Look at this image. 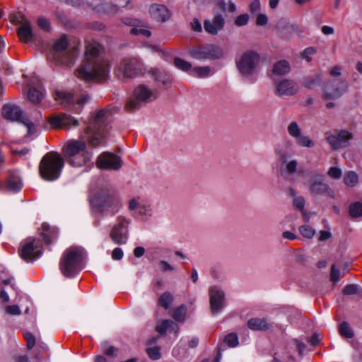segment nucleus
Wrapping results in <instances>:
<instances>
[{
    "label": "nucleus",
    "mask_w": 362,
    "mask_h": 362,
    "mask_svg": "<svg viewBox=\"0 0 362 362\" xmlns=\"http://www.w3.org/2000/svg\"><path fill=\"white\" fill-rule=\"evenodd\" d=\"M108 114L105 110H99L81 133V139L71 140L63 148L64 156L68 164L79 168L88 166L91 163L93 152L88 148L86 142L93 147L103 143L107 134Z\"/></svg>",
    "instance_id": "obj_1"
},
{
    "label": "nucleus",
    "mask_w": 362,
    "mask_h": 362,
    "mask_svg": "<svg viewBox=\"0 0 362 362\" xmlns=\"http://www.w3.org/2000/svg\"><path fill=\"white\" fill-rule=\"evenodd\" d=\"M101 47L97 42L86 45L84 63L77 69L76 76L86 81H103L110 74V64L100 55Z\"/></svg>",
    "instance_id": "obj_2"
},
{
    "label": "nucleus",
    "mask_w": 362,
    "mask_h": 362,
    "mask_svg": "<svg viewBox=\"0 0 362 362\" xmlns=\"http://www.w3.org/2000/svg\"><path fill=\"white\" fill-rule=\"evenodd\" d=\"M85 252L80 247H70L64 250L59 262V269L66 277H73L83 269Z\"/></svg>",
    "instance_id": "obj_3"
},
{
    "label": "nucleus",
    "mask_w": 362,
    "mask_h": 362,
    "mask_svg": "<svg viewBox=\"0 0 362 362\" xmlns=\"http://www.w3.org/2000/svg\"><path fill=\"white\" fill-rule=\"evenodd\" d=\"M64 166V160L61 155L54 151L47 153L39 164V173L47 181L57 180Z\"/></svg>",
    "instance_id": "obj_4"
},
{
    "label": "nucleus",
    "mask_w": 362,
    "mask_h": 362,
    "mask_svg": "<svg viewBox=\"0 0 362 362\" xmlns=\"http://www.w3.org/2000/svg\"><path fill=\"white\" fill-rule=\"evenodd\" d=\"M95 205L103 216H114L122 208L120 197L110 189H102L95 198Z\"/></svg>",
    "instance_id": "obj_5"
},
{
    "label": "nucleus",
    "mask_w": 362,
    "mask_h": 362,
    "mask_svg": "<svg viewBox=\"0 0 362 362\" xmlns=\"http://www.w3.org/2000/svg\"><path fill=\"white\" fill-rule=\"evenodd\" d=\"M78 45L66 35H62L54 45V59L64 64H71L78 53Z\"/></svg>",
    "instance_id": "obj_6"
},
{
    "label": "nucleus",
    "mask_w": 362,
    "mask_h": 362,
    "mask_svg": "<svg viewBox=\"0 0 362 362\" xmlns=\"http://www.w3.org/2000/svg\"><path fill=\"white\" fill-rule=\"evenodd\" d=\"M157 98L158 92L156 90L141 84L134 88L132 96L126 103L125 108L128 111H134L143 105L154 101Z\"/></svg>",
    "instance_id": "obj_7"
},
{
    "label": "nucleus",
    "mask_w": 362,
    "mask_h": 362,
    "mask_svg": "<svg viewBox=\"0 0 362 362\" xmlns=\"http://www.w3.org/2000/svg\"><path fill=\"white\" fill-rule=\"evenodd\" d=\"M259 60V56L257 52L248 51L242 54L237 62V66L244 77L252 78L253 82L255 81L253 76L257 74Z\"/></svg>",
    "instance_id": "obj_8"
},
{
    "label": "nucleus",
    "mask_w": 362,
    "mask_h": 362,
    "mask_svg": "<svg viewBox=\"0 0 362 362\" xmlns=\"http://www.w3.org/2000/svg\"><path fill=\"white\" fill-rule=\"evenodd\" d=\"M308 190L310 194L314 196L327 195L334 198V192L325 182L324 175L317 171L310 173V179L308 181Z\"/></svg>",
    "instance_id": "obj_9"
},
{
    "label": "nucleus",
    "mask_w": 362,
    "mask_h": 362,
    "mask_svg": "<svg viewBox=\"0 0 362 362\" xmlns=\"http://www.w3.org/2000/svg\"><path fill=\"white\" fill-rule=\"evenodd\" d=\"M131 220L124 216H118L117 222L112 226L110 237L111 240L117 245L127 243L129 239V226Z\"/></svg>",
    "instance_id": "obj_10"
},
{
    "label": "nucleus",
    "mask_w": 362,
    "mask_h": 362,
    "mask_svg": "<svg viewBox=\"0 0 362 362\" xmlns=\"http://www.w3.org/2000/svg\"><path fill=\"white\" fill-rule=\"evenodd\" d=\"M2 115L3 117L8 120L17 121L27 127L28 135L31 136L35 131V126L32 122L28 119L24 117L22 110L19 107L7 104L2 107Z\"/></svg>",
    "instance_id": "obj_11"
},
{
    "label": "nucleus",
    "mask_w": 362,
    "mask_h": 362,
    "mask_svg": "<svg viewBox=\"0 0 362 362\" xmlns=\"http://www.w3.org/2000/svg\"><path fill=\"white\" fill-rule=\"evenodd\" d=\"M142 71V64L136 57L124 59L116 70V74L119 78H133Z\"/></svg>",
    "instance_id": "obj_12"
},
{
    "label": "nucleus",
    "mask_w": 362,
    "mask_h": 362,
    "mask_svg": "<svg viewBox=\"0 0 362 362\" xmlns=\"http://www.w3.org/2000/svg\"><path fill=\"white\" fill-rule=\"evenodd\" d=\"M287 132L293 138L297 146L302 148H312L315 146V142L307 134L296 121H291L287 126Z\"/></svg>",
    "instance_id": "obj_13"
},
{
    "label": "nucleus",
    "mask_w": 362,
    "mask_h": 362,
    "mask_svg": "<svg viewBox=\"0 0 362 362\" xmlns=\"http://www.w3.org/2000/svg\"><path fill=\"white\" fill-rule=\"evenodd\" d=\"M95 165L100 170L117 171L122 168L123 162L121 157L116 154L104 151L97 157Z\"/></svg>",
    "instance_id": "obj_14"
},
{
    "label": "nucleus",
    "mask_w": 362,
    "mask_h": 362,
    "mask_svg": "<svg viewBox=\"0 0 362 362\" xmlns=\"http://www.w3.org/2000/svg\"><path fill=\"white\" fill-rule=\"evenodd\" d=\"M54 98L56 100L59 101L62 105L66 107V105H72L74 103L81 106L89 100L90 97L86 93H83L78 96L76 94L74 95L66 91L56 90Z\"/></svg>",
    "instance_id": "obj_15"
},
{
    "label": "nucleus",
    "mask_w": 362,
    "mask_h": 362,
    "mask_svg": "<svg viewBox=\"0 0 362 362\" xmlns=\"http://www.w3.org/2000/svg\"><path fill=\"white\" fill-rule=\"evenodd\" d=\"M42 252L40 240L39 239H33L23 246L20 255L24 260L30 261L40 257Z\"/></svg>",
    "instance_id": "obj_16"
},
{
    "label": "nucleus",
    "mask_w": 362,
    "mask_h": 362,
    "mask_svg": "<svg viewBox=\"0 0 362 362\" xmlns=\"http://www.w3.org/2000/svg\"><path fill=\"white\" fill-rule=\"evenodd\" d=\"M209 303L211 313L215 315L221 312L225 305V293L217 286L209 288Z\"/></svg>",
    "instance_id": "obj_17"
},
{
    "label": "nucleus",
    "mask_w": 362,
    "mask_h": 362,
    "mask_svg": "<svg viewBox=\"0 0 362 362\" xmlns=\"http://www.w3.org/2000/svg\"><path fill=\"white\" fill-rule=\"evenodd\" d=\"M49 122L53 128L71 129L77 127L78 121L74 117L63 113L61 115H52L49 117Z\"/></svg>",
    "instance_id": "obj_18"
},
{
    "label": "nucleus",
    "mask_w": 362,
    "mask_h": 362,
    "mask_svg": "<svg viewBox=\"0 0 362 362\" xmlns=\"http://www.w3.org/2000/svg\"><path fill=\"white\" fill-rule=\"evenodd\" d=\"M351 139L352 134L345 130L339 131L326 137L327 142L334 150L345 147Z\"/></svg>",
    "instance_id": "obj_19"
},
{
    "label": "nucleus",
    "mask_w": 362,
    "mask_h": 362,
    "mask_svg": "<svg viewBox=\"0 0 362 362\" xmlns=\"http://www.w3.org/2000/svg\"><path fill=\"white\" fill-rule=\"evenodd\" d=\"M298 90L296 82L291 79H283L276 83L275 94L278 96H288L296 94Z\"/></svg>",
    "instance_id": "obj_20"
},
{
    "label": "nucleus",
    "mask_w": 362,
    "mask_h": 362,
    "mask_svg": "<svg viewBox=\"0 0 362 362\" xmlns=\"http://www.w3.org/2000/svg\"><path fill=\"white\" fill-rule=\"evenodd\" d=\"M128 209L129 211L137 210L141 216L151 217L153 215V210L151 204L146 200L135 197L129 201Z\"/></svg>",
    "instance_id": "obj_21"
},
{
    "label": "nucleus",
    "mask_w": 362,
    "mask_h": 362,
    "mask_svg": "<svg viewBox=\"0 0 362 362\" xmlns=\"http://www.w3.org/2000/svg\"><path fill=\"white\" fill-rule=\"evenodd\" d=\"M331 83L327 82L325 83L323 89V98L325 100H334L340 98L347 90L348 85L344 81L339 83L337 87L332 90H329Z\"/></svg>",
    "instance_id": "obj_22"
},
{
    "label": "nucleus",
    "mask_w": 362,
    "mask_h": 362,
    "mask_svg": "<svg viewBox=\"0 0 362 362\" xmlns=\"http://www.w3.org/2000/svg\"><path fill=\"white\" fill-rule=\"evenodd\" d=\"M225 25V19L220 13H214L212 21L205 20L204 22V30L211 35H216Z\"/></svg>",
    "instance_id": "obj_23"
},
{
    "label": "nucleus",
    "mask_w": 362,
    "mask_h": 362,
    "mask_svg": "<svg viewBox=\"0 0 362 362\" xmlns=\"http://www.w3.org/2000/svg\"><path fill=\"white\" fill-rule=\"evenodd\" d=\"M149 13L151 17L158 21L165 22L170 18L168 9L162 4H151L149 7Z\"/></svg>",
    "instance_id": "obj_24"
},
{
    "label": "nucleus",
    "mask_w": 362,
    "mask_h": 362,
    "mask_svg": "<svg viewBox=\"0 0 362 362\" xmlns=\"http://www.w3.org/2000/svg\"><path fill=\"white\" fill-rule=\"evenodd\" d=\"M218 11L234 13L237 11V7L232 0H228V2L225 0H214L213 13H218Z\"/></svg>",
    "instance_id": "obj_25"
},
{
    "label": "nucleus",
    "mask_w": 362,
    "mask_h": 362,
    "mask_svg": "<svg viewBox=\"0 0 362 362\" xmlns=\"http://www.w3.org/2000/svg\"><path fill=\"white\" fill-rule=\"evenodd\" d=\"M29 90L28 92V99L33 104H39L45 97L44 89L39 83L37 86L33 84H29Z\"/></svg>",
    "instance_id": "obj_26"
},
{
    "label": "nucleus",
    "mask_w": 362,
    "mask_h": 362,
    "mask_svg": "<svg viewBox=\"0 0 362 362\" xmlns=\"http://www.w3.org/2000/svg\"><path fill=\"white\" fill-rule=\"evenodd\" d=\"M18 35L20 40L25 43L29 42L33 37V30L30 22L23 18L21 26L18 29Z\"/></svg>",
    "instance_id": "obj_27"
},
{
    "label": "nucleus",
    "mask_w": 362,
    "mask_h": 362,
    "mask_svg": "<svg viewBox=\"0 0 362 362\" xmlns=\"http://www.w3.org/2000/svg\"><path fill=\"white\" fill-rule=\"evenodd\" d=\"M247 327L254 331H266L272 327V324L264 318L252 317L248 320Z\"/></svg>",
    "instance_id": "obj_28"
},
{
    "label": "nucleus",
    "mask_w": 362,
    "mask_h": 362,
    "mask_svg": "<svg viewBox=\"0 0 362 362\" xmlns=\"http://www.w3.org/2000/svg\"><path fill=\"white\" fill-rule=\"evenodd\" d=\"M130 2V0H125V2L122 4H120L119 5H114L108 2L103 1L100 2L99 4H98L94 9L98 12V13H116L119 11V7H125L127 6Z\"/></svg>",
    "instance_id": "obj_29"
},
{
    "label": "nucleus",
    "mask_w": 362,
    "mask_h": 362,
    "mask_svg": "<svg viewBox=\"0 0 362 362\" xmlns=\"http://www.w3.org/2000/svg\"><path fill=\"white\" fill-rule=\"evenodd\" d=\"M58 234L57 229L55 227H51L47 223L42 225L41 236L43 238L46 244H50L57 239Z\"/></svg>",
    "instance_id": "obj_30"
},
{
    "label": "nucleus",
    "mask_w": 362,
    "mask_h": 362,
    "mask_svg": "<svg viewBox=\"0 0 362 362\" xmlns=\"http://www.w3.org/2000/svg\"><path fill=\"white\" fill-rule=\"evenodd\" d=\"M156 329L160 335L165 334L168 329L174 332L177 334L178 333L179 327L173 321L165 320L157 325Z\"/></svg>",
    "instance_id": "obj_31"
},
{
    "label": "nucleus",
    "mask_w": 362,
    "mask_h": 362,
    "mask_svg": "<svg viewBox=\"0 0 362 362\" xmlns=\"http://www.w3.org/2000/svg\"><path fill=\"white\" fill-rule=\"evenodd\" d=\"M22 187L23 183L19 175L16 173L11 174L6 184L7 189L13 192H16L20 191Z\"/></svg>",
    "instance_id": "obj_32"
},
{
    "label": "nucleus",
    "mask_w": 362,
    "mask_h": 362,
    "mask_svg": "<svg viewBox=\"0 0 362 362\" xmlns=\"http://www.w3.org/2000/svg\"><path fill=\"white\" fill-rule=\"evenodd\" d=\"M209 60L219 59L223 56V50L219 46L214 44L205 45Z\"/></svg>",
    "instance_id": "obj_33"
},
{
    "label": "nucleus",
    "mask_w": 362,
    "mask_h": 362,
    "mask_svg": "<svg viewBox=\"0 0 362 362\" xmlns=\"http://www.w3.org/2000/svg\"><path fill=\"white\" fill-rule=\"evenodd\" d=\"M290 70L289 63L286 60H280L274 64L272 72L274 75L281 76L288 74Z\"/></svg>",
    "instance_id": "obj_34"
},
{
    "label": "nucleus",
    "mask_w": 362,
    "mask_h": 362,
    "mask_svg": "<svg viewBox=\"0 0 362 362\" xmlns=\"http://www.w3.org/2000/svg\"><path fill=\"white\" fill-rule=\"evenodd\" d=\"M297 167L298 161L296 160H291L286 162L284 165H282L281 166V174L286 177H289L296 172Z\"/></svg>",
    "instance_id": "obj_35"
},
{
    "label": "nucleus",
    "mask_w": 362,
    "mask_h": 362,
    "mask_svg": "<svg viewBox=\"0 0 362 362\" xmlns=\"http://www.w3.org/2000/svg\"><path fill=\"white\" fill-rule=\"evenodd\" d=\"M189 54L192 58L197 60H209L205 45L190 49Z\"/></svg>",
    "instance_id": "obj_36"
},
{
    "label": "nucleus",
    "mask_w": 362,
    "mask_h": 362,
    "mask_svg": "<svg viewBox=\"0 0 362 362\" xmlns=\"http://www.w3.org/2000/svg\"><path fill=\"white\" fill-rule=\"evenodd\" d=\"M349 213L354 219L362 217V202H355L351 203L349 207Z\"/></svg>",
    "instance_id": "obj_37"
},
{
    "label": "nucleus",
    "mask_w": 362,
    "mask_h": 362,
    "mask_svg": "<svg viewBox=\"0 0 362 362\" xmlns=\"http://www.w3.org/2000/svg\"><path fill=\"white\" fill-rule=\"evenodd\" d=\"M322 75L318 74L314 76H309L303 80V85L307 88L312 89L320 84Z\"/></svg>",
    "instance_id": "obj_38"
},
{
    "label": "nucleus",
    "mask_w": 362,
    "mask_h": 362,
    "mask_svg": "<svg viewBox=\"0 0 362 362\" xmlns=\"http://www.w3.org/2000/svg\"><path fill=\"white\" fill-rule=\"evenodd\" d=\"M339 332L343 337L346 339L352 338L354 335V330L346 322H342L339 324Z\"/></svg>",
    "instance_id": "obj_39"
},
{
    "label": "nucleus",
    "mask_w": 362,
    "mask_h": 362,
    "mask_svg": "<svg viewBox=\"0 0 362 362\" xmlns=\"http://www.w3.org/2000/svg\"><path fill=\"white\" fill-rule=\"evenodd\" d=\"M187 310L185 305H181L175 309L172 314L173 319L177 322H183L185 320Z\"/></svg>",
    "instance_id": "obj_40"
},
{
    "label": "nucleus",
    "mask_w": 362,
    "mask_h": 362,
    "mask_svg": "<svg viewBox=\"0 0 362 362\" xmlns=\"http://www.w3.org/2000/svg\"><path fill=\"white\" fill-rule=\"evenodd\" d=\"M344 182L349 187H354L358 182V175L354 171H349L344 175Z\"/></svg>",
    "instance_id": "obj_41"
},
{
    "label": "nucleus",
    "mask_w": 362,
    "mask_h": 362,
    "mask_svg": "<svg viewBox=\"0 0 362 362\" xmlns=\"http://www.w3.org/2000/svg\"><path fill=\"white\" fill-rule=\"evenodd\" d=\"M173 297L170 292L163 293L158 299V305L165 310L168 309L173 302Z\"/></svg>",
    "instance_id": "obj_42"
},
{
    "label": "nucleus",
    "mask_w": 362,
    "mask_h": 362,
    "mask_svg": "<svg viewBox=\"0 0 362 362\" xmlns=\"http://www.w3.org/2000/svg\"><path fill=\"white\" fill-rule=\"evenodd\" d=\"M142 27L143 24L141 21H140V23H138L137 26H134V28L131 29L130 33L134 35H142L147 37H150L151 35V31Z\"/></svg>",
    "instance_id": "obj_43"
},
{
    "label": "nucleus",
    "mask_w": 362,
    "mask_h": 362,
    "mask_svg": "<svg viewBox=\"0 0 362 362\" xmlns=\"http://www.w3.org/2000/svg\"><path fill=\"white\" fill-rule=\"evenodd\" d=\"M299 233L304 237L308 239L312 238L315 233V230L309 225H303L299 227Z\"/></svg>",
    "instance_id": "obj_44"
},
{
    "label": "nucleus",
    "mask_w": 362,
    "mask_h": 362,
    "mask_svg": "<svg viewBox=\"0 0 362 362\" xmlns=\"http://www.w3.org/2000/svg\"><path fill=\"white\" fill-rule=\"evenodd\" d=\"M192 72L199 78H205L209 76L211 69L209 66H196L192 69Z\"/></svg>",
    "instance_id": "obj_45"
},
{
    "label": "nucleus",
    "mask_w": 362,
    "mask_h": 362,
    "mask_svg": "<svg viewBox=\"0 0 362 362\" xmlns=\"http://www.w3.org/2000/svg\"><path fill=\"white\" fill-rule=\"evenodd\" d=\"M174 64L177 69L184 71H189L192 68L191 63L179 57L175 58Z\"/></svg>",
    "instance_id": "obj_46"
},
{
    "label": "nucleus",
    "mask_w": 362,
    "mask_h": 362,
    "mask_svg": "<svg viewBox=\"0 0 362 362\" xmlns=\"http://www.w3.org/2000/svg\"><path fill=\"white\" fill-rule=\"evenodd\" d=\"M223 342L229 347H235L238 345V335L235 333H230L224 337Z\"/></svg>",
    "instance_id": "obj_47"
},
{
    "label": "nucleus",
    "mask_w": 362,
    "mask_h": 362,
    "mask_svg": "<svg viewBox=\"0 0 362 362\" xmlns=\"http://www.w3.org/2000/svg\"><path fill=\"white\" fill-rule=\"evenodd\" d=\"M361 292V288L357 284H348L343 289L344 295H354L360 293Z\"/></svg>",
    "instance_id": "obj_48"
},
{
    "label": "nucleus",
    "mask_w": 362,
    "mask_h": 362,
    "mask_svg": "<svg viewBox=\"0 0 362 362\" xmlns=\"http://www.w3.org/2000/svg\"><path fill=\"white\" fill-rule=\"evenodd\" d=\"M317 53V49L313 47L305 48L301 53V57L308 62L312 61V56Z\"/></svg>",
    "instance_id": "obj_49"
},
{
    "label": "nucleus",
    "mask_w": 362,
    "mask_h": 362,
    "mask_svg": "<svg viewBox=\"0 0 362 362\" xmlns=\"http://www.w3.org/2000/svg\"><path fill=\"white\" fill-rule=\"evenodd\" d=\"M158 267L163 272H170L176 270V267L175 265L170 264L165 260H160L158 262Z\"/></svg>",
    "instance_id": "obj_50"
},
{
    "label": "nucleus",
    "mask_w": 362,
    "mask_h": 362,
    "mask_svg": "<svg viewBox=\"0 0 362 362\" xmlns=\"http://www.w3.org/2000/svg\"><path fill=\"white\" fill-rule=\"evenodd\" d=\"M146 352L149 358L153 360H157L160 358V348L158 346L148 348Z\"/></svg>",
    "instance_id": "obj_51"
},
{
    "label": "nucleus",
    "mask_w": 362,
    "mask_h": 362,
    "mask_svg": "<svg viewBox=\"0 0 362 362\" xmlns=\"http://www.w3.org/2000/svg\"><path fill=\"white\" fill-rule=\"evenodd\" d=\"M327 175L332 179L338 180L342 175L341 170L338 167H331L328 172Z\"/></svg>",
    "instance_id": "obj_52"
},
{
    "label": "nucleus",
    "mask_w": 362,
    "mask_h": 362,
    "mask_svg": "<svg viewBox=\"0 0 362 362\" xmlns=\"http://www.w3.org/2000/svg\"><path fill=\"white\" fill-rule=\"evenodd\" d=\"M249 21V16L247 13L240 14L236 17L235 19V25L240 27L244 26L247 24Z\"/></svg>",
    "instance_id": "obj_53"
},
{
    "label": "nucleus",
    "mask_w": 362,
    "mask_h": 362,
    "mask_svg": "<svg viewBox=\"0 0 362 362\" xmlns=\"http://www.w3.org/2000/svg\"><path fill=\"white\" fill-rule=\"evenodd\" d=\"M305 199L302 196H298L293 199V204L294 207L300 211H303L305 206Z\"/></svg>",
    "instance_id": "obj_54"
},
{
    "label": "nucleus",
    "mask_w": 362,
    "mask_h": 362,
    "mask_svg": "<svg viewBox=\"0 0 362 362\" xmlns=\"http://www.w3.org/2000/svg\"><path fill=\"white\" fill-rule=\"evenodd\" d=\"M24 338L27 342L28 349H31L33 348L36 342L35 336L30 332H25L24 334Z\"/></svg>",
    "instance_id": "obj_55"
},
{
    "label": "nucleus",
    "mask_w": 362,
    "mask_h": 362,
    "mask_svg": "<svg viewBox=\"0 0 362 362\" xmlns=\"http://www.w3.org/2000/svg\"><path fill=\"white\" fill-rule=\"evenodd\" d=\"M341 278V276L340 275L339 270L337 269L335 265H332L330 273V281L333 283H337Z\"/></svg>",
    "instance_id": "obj_56"
},
{
    "label": "nucleus",
    "mask_w": 362,
    "mask_h": 362,
    "mask_svg": "<svg viewBox=\"0 0 362 362\" xmlns=\"http://www.w3.org/2000/svg\"><path fill=\"white\" fill-rule=\"evenodd\" d=\"M6 312L11 315H19L21 313L20 308L17 305H8Z\"/></svg>",
    "instance_id": "obj_57"
},
{
    "label": "nucleus",
    "mask_w": 362,
    "mask_h": 362,
    "mask_svg": "<svg viewBox=\"0 0 362 362\" xmlns=\"http://www.w3.org/2000/svg\"><path fill=\"white\" fill-rule=\"evenodd\" d=\"M261 4L259 0H253L250 4V11L252 13H257L260 11Z\"/></svg>",
    "instance_id": "obj_58"
},
{
    "label": "nucleus",
    "mask_w": 362,
    "mask_h": 362,
    "mask_svg": "<svg viewBox=\"0 0 362 362\" xmlns=\"http://www.w3.org/2000/svg\"><path fill=\"white\" fill-rule=\"evenodd\" d=\"M122 21L124 24L129 25V26H132L133 28H134V26H137L138 23H140L139 20L135 19V18H132L129 17L123 18L122 19Z\"/></svg>",
    "instance_id": "obj_59"
},
{
    "label": "nucleus",
    "mask_w": 362,
    "mask_h": 362,
    "mask_svg": "<svg viewBox=\"0 0 362 362\" xmlns=\"http://www.w3.org/2000/svg\"><path fill=\"white\" fill-rule=\"evenodd\" d=\"M124 253L120 247L115 248L112 252V258L114 260H120L122 259Z\"/></svg>",
    "instance_id": "obj_60"
},
{
    "label": "nucleus",
    "mask_w": 362,
    "mask_h": 362,
    "mask_svg": "<svg viewBox=\"0 0 362 362\" xmlns=\"http://www.w3.org/2000/svg\"><path fill=\"white\" fill-rule=\"evenodd\" d=\"M268 18L265 14L259 13L257 16L256 24L257 25H264L267 23Z\"/></svg>",
    "instance_id": "obj_61"
},
{
    "label": "nucleus",
    "mask_w": 362,
    "mask_h": 362,
    "mask_svg": "<svg viewBox=\"0 0 362 362\" xmlns=\"http://www.w3.org/2000/svg\"><path fill=\"white\" fill-rule=\"evenodd\" d=\"M191 28L195 32L202 31V25L197 18H194L190 23Z\"/></svg>",
    "instance_id": "obj_62"
},
{
    "label": "nucleus",
    "mask_w": 362,
    "mask_h": 362,
    "mask_svg": "<svg viewBox=\"0 0 362 362\" xmlns=\"http://www.w3.org/2000/svg\"><path fill=\"white\" fill-rule=\"evenodd\" d=\"M37 23H38L39 27H40L41 28H42L44 30H48L49 26V23L46 18H40L37 21Z\"/></svg>",
    "instance_id": "obj_63"
},
{
    "label": "nucleus",
    "mask_w": 362,
    "mask_h": 362,
    "mask_svg": "<svg viewBox=\"0 0 362 362\" xmlns=\"http://www.w3.org/2000/svg\"><path fill=\"white\" fill-rule=\"evenodd\" d=\"M308 341L312 346H317L320 341V335L318 334L315 333L311 337L309 338Z\"/></svg>",
    "instance_id": "obj_64"
}]
</instances>
